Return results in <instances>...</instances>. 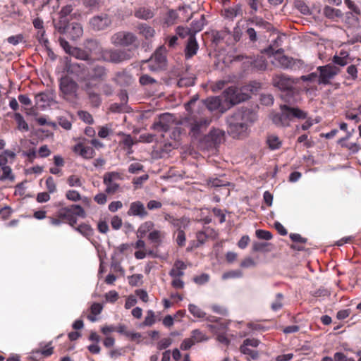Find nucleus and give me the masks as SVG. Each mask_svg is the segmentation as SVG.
<instances>
[{
  "label": "nucleus",
  "mask_w": 361,
  "mask_h": 361,
  "mask_svg": "<svg viewBox=\"0 0 361 361\" xmlns=\"http://www.w3.org/2000/svg\"><path fill=\"white\" fill-rule=\"evenodd\" d=\"M255 120V114L250 109L242 108L228 119V133L233 138H239L247 129L249 123Z\"/></svg>",
  "instance_id": "f257e3e1"
},
{
  "label": "nucleus",
  "mask_w": 361,
  "mask_h": 361,
  "mask_svg": "<svg viewBox=\"0 0 361 361\" xmlns=\"http://www.w3.org/2000/svg\"><path fill=\"white\" fill-rule=\"evenodd\" d=\"M280 112L272 113L270 118L272 122L278 127H288L293 118L305 119L307 112L298 107H291L287 104L280 106Z\"/></svg>",
  "instance_id": "f03ea898"
},
{
  "label": "nucleus",
  "mask_w": 361,
  "mask_h": 361,
  "mask_svg": "<svg viewBox=\"0 0 361 361\" xmlns=\"http://www.w3.org/2000/svg\"><path fill=\"white\" fill-rule=\"evenodd\" d=\"M75 211V214L82 218L86 216L84 209L79 204H72L70 207H62L59 209L54 216H49V223L55 226H59L63 223L68 221L71 214Z\"/></svg>",
  "instance_id": "7ed1b4c3"
},
{
  "label": "nucleus",
  "mask_w": 361,
  "mask_h": 361,
  "mask_svg": "<svg viewBox=\"0 0 361 361\" xmlns=\"http://www.w3.org/2000/svg\"><path fill=\"white\" fill-rule=\"evenodd\" d=\"M101 56L102 61L112 63H121L130 59L133 57V53L130 49L109 48L104 49Z\"/></svg>",
  "instance_id": "20e7f679"
},
{
  "label": "nucleus",
  "mask_w": 361,
  "mask_h": 361,
  "mask_svg": "<svg viewBox=\"0 0 361 361\" xmlns=\"http://www.w3.org/2000/svg\"><path fill=\"white\" fill-rule=\"evenodd\" d=\"M122 174L116 171L106 172L103 176V183L106 186L104 192L110 196L122 192L118 180H122Z\"/></svg>",
  "instance_id": "39448f33"
},
{
  "label": "nucleus",
  "mask_w": 361,
  "mask_h": 361,
  "mask_svg": "<svg viewBox=\"0 0 361 361\" xmlns=\"http://www.w3.org/2000/svg\"><path fill=\"white\" fill-rule=\"evenodd\" d=\"M297 81L286 74H277L273 76L272 84L286 96L291 97L295 93V85Z\"/></svg>",
  "instance_id": "423d86ee"
},
{
  "label": "nucleus",
  "mask_w": 361,
  "mask_h": 361,
  "mask_svg": "<svg viewBox=\"0 0 361 361\" xmlns=\"http://www.w3.org/2000/svg\"><path fill=\"white\" fill-rule=\"evenodd\" d=\"M111 43L116 47H128L130 46L137 47L136 44L137 42V36L128 31H118L114 33L110 39Z\"/></svg>",
  "instance_id": "0eeeda50"
},
{
  "label": "nucleus",
  "mask_w": 361,
  "mask_h": 361,
  "mask_svg": "<svg viewBox=\"0 0 361 361\" xmlns=\"http://www.w3.org/2000/svg\"><path fill=\"white\" fill-rule=\"evenodd\" d=\"M317 71L319 72L318 82L327 85L338 73L339 68L335 66L328 64L317 67Z\"/></svg>",
  "instance_id": "6e6552de"
},
{
  "label": "nucleus",
  "mask_w": 361,
  "mask_h": 361,
  "mask_svg": "<svg viewBox=\"0 0 361 361\" xmlns=\"http://www.w3.org/2000/svg\"><path fill=\"white\" fill-rule=\"evenodd\" d=\"M211 122L212 119L207 117L197 118L191 116L189 118L190 133L195 137L198 136L203 130L207 128Z\"/></svg>",
  "instance_id": "1a4fd4ad"
},
{
  "label": "nucleus",
  "mask_w": 361,
  "mask_h": 361,
  "mask_svg": "<svg viewBox=\"0 0 361 361\" xmlns=\"http://www.w3.org/2000/svg\"><path fill=\"white\" fill-rule=\"evenodd\" d=\"M174 116L169 113H164L161 114L158 119L156 120L153 125L152 128L158 132H167L173 123Z\"/></svg>",
  "instance_id": "9d476101"
},
{
  "label": "nucleus",
  "mask_w": 361,
  "mask_h": 361,
  "mask_svg": "<svg viewBox=\"0 0 361 361\" xmlns=\"http://www.w3.org/2000/svg\"><path fill=\"white\" fill-rule=\"evenodd\" d=\"M224 94L226 100L232 105L237 104L247 99L248 98L247 94L241 93L240 90L235 87H230L227 88L224 92Z\"/></svg>",
  "instance_id": "9b49d317"
},
{
  "label": "nucleus",
  "mask_w": 361,
  "mask_h": 361,
  "mask_svg": "<svg viewBox=\"0 0 361 361\" xmlns=\"http://www.w3.org/2000/svg\"><path fill=\"white\" fill-rule=\"evenodd\" d=\"M112 20L110 16L106 13L95 16L90 20L91 27L94 30L100 31L106 29L111 24Z\"/></svg>",
  "instance_id": "f8f14e48"
},
{
  "label": "nucleus",
  "mask_w": 361,
  "mask_h": 361,
  "mask_svg": "<svg viewBox=\"0 0 361 361\" xmlns=\"http://www.w3.org/2000/svg\"><path fill=\"white\" fill-rule=\"evenodd\" d=\"M149 68L152 71L164 69L166 65V57L161 49H157L149 60Z\"/></svg>",
  "instance_id": "ddd939ff"
},
{
  "label": "nucleus",
  "mask_w": 361,
  "mask_h": 361,
  "mask_svg": "<svg viewBox=\"0 0 361 361\" xmlns=\"http://www.w3.org/2000/svg\"><path fill=\"white\" fill-rule=\"evenodd\" d=\"M85 49L89 54L90 59L102 60V53L104 50L95 39H87L85 42Z\"/></svg>",
  "instance_id": "4468645a"
},
{
  "label": "nucleus",
  "mask_w": 361,
  "mask_h": 361,
  "mask_svg": "<svg viewBox=\"0 0 361 361\" xmlns=\"http://www.w3.org/2000/svg\"><path fill=\"white\" fill-rule=\"evenodd\" d=\"M59 88L63 94L73 95L76 93L78 85L71 78L66 75L60 79Z\"/></svg>",
  "instance_id": "2eb2a0df"
},
{
  "label": "nucleus",
  "mask_w": 361,
  "mask_h": 361,
  "mask_svg": "<svg viewBox=\"0 0 361 361\" xmlns=\"http://www.w3.org/2000/svg\"><path fill=\"white\" fill-rule=\"evenodd\" d=\"M231 31L228 27H224L221 30L214 31L212 33L213 42L219 44L221 42L228 45L233 44Z\"/></svg>",
  "instance_id": "dca6fc26"
},
{
  "label": "nucleus",
  "mask_w": 361,
  "mask_h": 361,
  "mask_svg": "<svg viewBox=\"0 0 361 361\" xmlns=\"http://www.w3.org/2000/svg\"><path fill=\"white\" fill-rule=\"evenodd\" d=\"M127 214L128 216H138L140 219H143L149 214L144 204L140 201L131 202Z\"/></svg>",
  "instance_id": "f3484780"
},
{
  "label": "nucleus",
  "mask_w": 361,
  "mask_h": 361,
  "mask_svg": "<svg viewBox=\"0 0 361 361\" xmlns=\"http://www.w3.org/2000/svg\"><path fill=\"white\" fill-rule=\"evenodd\" d=\"M73 151L78 155L85 159H90L95 155V151L92 147L85 146L80 142L73 147Z\"/></svg>",
  "instance_id": "a211bd4d"
},
{
  "label": "nucleus",
  "mask_w": 361,
  "mask_h": 361,
  "mask_svg": "<svg viewBox=\"0 0 361 361\" xmlns=\"http://www.w3.org/2000/svg\"><path fill=\"white\" fill-rule=\"evenodd\" d=\"M276 59L283 69H296L302 64L301 60L294 59L286 55L279 56Z\"/></svg>",
  "instance_id": "6ab92c4d"
},
{
  "label": "nucleus",
  "mask_w": 361,
  "mask_h": 361,
  "mask_svg": "<svg viewBox=\"0 0 361 361\" xmlns=\"http://www.w3.org/2000/svg\"><path fill=\"white\" fill-rule=\"evenodd\" d=\"M94 85L91 82H87L85 85V90L88 95L90 102L93 107H99L102 103L99 94L94 92L92 87Z\"/></svg>",
  "instance_id": "aec40b11"
},
{
  "label": "nucleus",
  "mask_w": 361,
  "mask_h": 361,
  "mask_svg": "<svg viewBox=\"0 0 361 361\" xmlns=\"http://www.w3.org/2000/svg\"><path fill=\"white\" fill-rule=\"evenodd\" d=\"M199 45L195 35H190L185 49V56L187 59L192 58L197 54Z\"/></svg>",
  "instance_id": "412c9836"
},
{
  "label": "nucleus",
  "mask_w": 361,
  "mask_h": 361,
  "mask_svg": "<svg viewBox=\"0 0 361 361\" xmlns=\"http://www.w3.org/2000/svg\"><path fill=\"white\" fill-rule=\"evenodd\" d=\"M205 139L207 142H211L210 146L216 147L224 140V132L219 129H213Z\"/></svg>",
  "instance_id": "4be33fe9"
},
{
  "label": "nucleus",
  "mask_w": 361,
  "mask_h": 361,
  "mask_svg": "<svg viewBox=\"0 0 361 361\" xmlns=\"http://www.w3.org/2000/svg\"><path fill=\"white\" fill-rule=\"evenodd\" d=\"M106 77V70L102 66H94L89 74L87 82L103 81Z\"/></svg>",
  "instance_id": "5701e85b"
},
{
  "label": "nucleus",
  "mask_w": 361,
  "mask_h": 361,
  "mask_svg": "<svg viewBox=\"0 0 361 361\" xmlns=\"http://www.w3.org/2000/svg\"><path fill=\"white\" fill-rule=\"evenodd\" d=\"M138 34L146 40H150L155 35V30L146 23H139L136 27Z\"/></svg>",
  "instance_id": "b1692460"
},
{
  "label": "nucleus",
  "mask_w": 361,
  "mask_h": 361,
  "mask_svg": "<svg viewBox=\"0 0 361 361\" xmlns=\"http://www.w3.org/2000/svg\"><path fill=\"white\" fill-rule=\"evenodd\" d=\"M215 231L214 229L210 228L209 227L206 228L202 231H199L196 234L197 243L194 245L195 247H198L199 246L203 245L208 238L214 237Z\"/></svg>",
  "instance_id": "393cba45"
},
{
  "label": "nucleus",
  "mask_w": 361,
  "mask_h": 361,
  "mask_svg": "<svg viewBox=\"0 0 361 361\" xmlns=\"http://www.w3.org/2000/svg\"><path fill=\"white\" fill-rule=\"evenodd\" d=\"M187 269L186 264L182 260H176L169 274L172 278L181 277L184 275V270Z\"/></svg>",
  "instance_id": "a878e982"
},
{
  "label": "nucleus",
  "mask_w": 361,
  "mask_h": 361,
  "mask_svg": "<svg viewBox=\"0 0 361 361\" xmlns=\"http://www.w3.org/2000/svg\"><path fill=\"white\" fill-rule=\"evenodd\" d=\"M165 237V233L159 230H153L148 235V240L153 245V247L157 248L161 245L163 239Z\"/></svg>",
  "instance_id": "bb28decb"
},
{
  "label": "nucleus",
  "mask_w": 361,
  "mask_h": 361,
  "mask_svg": "<svg viewBox=\"0 0 361 361\" xmlns=\"http://www.w3.org/2000/svg\"><path fill=\"white\" fill-rule=\"evenodd\" d=\"M83 29L80 23H72L70 24L66 35L72 39L75 40L82 35Z\"/></svg>",
  "instance_id": "cd10ccee"
},
{
  "label": "nucleus",
  "mask_w": 361,
  "mask_h": 361,
  "mask_svg": "<svg viewBox=\"0 0 361 361\" xmlns=\"http://www.w3.org/2000/svg\"><path fill=\"white\" fill-rule=\"evenodd\" d=\"M241 6L238 4L233 6L224 7L221 10V15L228 19H233L238 15L241 13Z\"/></svg>",
  "instance_id": "c85d7f7f"
},
{
  "label": "nucleus",
  "mask_w": 361,
  "mask_h": 361,
  "mask_svg": "<svg viewBox=\"0 0 361 361\" xmlns=\"http://www.w3.org/2000/svg\"><path fill=\"white\" fill-rule=\"evenodd\" d=\"M273 245L267 242L255 241L252 243V252H269L273 250Z\"/></svg>",
  "instance_id": "c756f323"
},
{
  "label": "nucleus",
  "mask_w": 361,
  "mask_h": 361,
  "mask_svg": "<svg viewBox=\"0 0 361 361\" xmlns=\"http://www.w3.org/2000/svg\"><path fill=\"white\" fill-rule=\"evenodd\" d=\"M202 102L209 111L217 110L221 105V99L217 97H209Z\"/></svg>",
  "instance_id": "7c9ffc66"
},
{
  "label": "nucleus",
  "mask_w": 361,
  "mask_h": 361,
  "mask_svg": "<svg viewBox=\"0 0 361 361\" xmlns=\"http://www.w3.org/2000/svg\"><path fill=\"white\" fill-rule=\"evenodd\" d=\"M134 16L137 18L147 20L154 17V13L149 8L140 7L135 11Z\"/></svg>",
  "instance_id": "2f4dec72"
},
{
  "label": "nucleus",
  "mask_w": 361,
  "mask_h": 361,
  "mask_svg": "<svg viewBox=\"0 0 361 361\" xmlns=\"http://www.w3.org/2000/svg\"><path fill=\"white\" fill-rule=\"evenodd\" d=\"M243 30H245V24L238 22L233 31H231L233 44L240 40Z\"/></svg>",
  "instance_id": "473e14b6"
},
{
  "label": "nucleus",
  "mask_w": 361,
  "mask_h": 361,
  "mask_svg": "<svg viewBox=\"0 0 361 361\" xmlns=\"http://www.w3.org/2000/svg\"><path fill=\"white\" fill-rule=\"evenodd\" d=\"M154 224L152 221L142 223L137 229V237L142 238L148 232L153 231Z\"/></svg>",
  "instance_id": "72a5a7b5"
},
{
  "label": "nucleus",
  "mask_w": 361,
  "mask_h": 361,
  "mask_svg": "<svg viewBox=\"0 0 361 361\" xmlns=\"http://www.w3.org/2000/svg\"><path fill=\"white\" fill-rule=\"evenodd\" d=\"M71 23L68 19L59 16L58 22L54 23V27L61 34H66Z\"/></svg>",
  "instance_id": "f704fd0d"
},
{
  "label": "nucleus",
  "mask_w": 361,
  "mask_h": 361,
  "mask_svg": "<svg viewBox=\"0 0 361 361\" xmlns=\"http://www.w3.org/2000/svg\"><path fill=\"white\" fill-rule=\"evenodd\" d=\"M324 15L331 20L341 18L343 16L342 12L339 9H336L329 6L324 8Z\"/></svg>",
  "instance_id": "c9c22d12"
},
{
  "label": "nucleus",
  "mask_w": 361,
  "mask_h": 361,
  "mask_svg": "<svg viewBox=\"0 0 361 361\" xmlns=\"http://www.w3.org/2000/svg\"><path fill=\"white\" fill-rule=\"evenodd\" d=\"M103 310V306L98 302H94L90 307V314L87 315V319L94 322L97 321L96 315L99 314Z\"/></svg>",
  "instance_id": "e433bc0d"
},
{
  "label": "nucleus",
  "mask_w": 361,
  "mask_h": 361,
  "mask_svg": "<svg viewBox=\"0 0 361 361\" xmlns=\"http://www.w3.org/2000/svg\"><path fill=\"white\" fill-rule=\"evenodd\" d=\"M69 55L80 60H90L88 52L85 49L78 47H73Z\"/></svg>",
  "instance_id": "4c0bfd02"
},
{
  "label": "nucleus",
  "mask_w": 361,
  "mask_h": 361,
  "mask_svg": "<svg viewBox=\"0 0 361 361\" xmlns=\"http://www.w3.org/2000/svg\"><path fill=\"white\" fill-rule=\"evenodd\" d=\"M247 23H249V24L250 23L252 25H254L259 28L265 29L267 30H269L271 27V25L269 22L265 21L262 18L257 17H254L250 19L247 21Z\"/></svg>",
  "instance_id": "58836bf2"
},
{
  "label": "nucleus",
  "mask_w": 361,
  "mask_h": 361,
  "mask_svg": "<svg viewBox=\"0 0 361 361\" xmlns=\"http://www.w3.org/2000/svg\"><path fill=\"white\" fill-rule=\"evenodd\" d=\"M267 143L269 147L272 150L279 149L281 146V141L279 140V137L275 135H268Z\"/></svg>",
  "instance_id": "ea45409f"
},
{
  "label": "nucleus",
  "mask_w": 361,
  "mask_h": 361,
  "mask_svg": "<svg viewBox=\"0 0 361 361\" xmlns=\"http://www.w3.org/2000/svg\"><path fill=\"white\" fill-rule=\"evenodd\" d=\"M35 99L36 104L41 107L48 104L51 99L49 94L44 92L37 94Z\"/></svg>",
  "instance_id": "a19ab883"
},
{
  "label": "nucleus",
  "mask_w": 361,
  "mask_h": 361,
  "mask_svg": "<svg viewBox=\"0 0 361 361\" xmlns=\"http://www.w3.org/2000/svg\"><path fill=\"white\" fill-rule=\"evenodd\" d=\"M54 353V347L51 346V342L46 344L44 347L33 352V354H40L44 357L51 356Z\"/></svg>",
  "instance_id": "79ce46f5"
},
{
  "label": "nucleus",
  "mask_w": 361,
  "mask_h": 361,
  "mask_svg": "<svg viewBox=\"0 0 361 361\" xmlns=\"http://www.w3.org/2000/svg\"><path fill=\"white\" fill-rule=\"evenodd\" d=\"M14 118L18 124V129L21 131L27 132L29 130V126L25 121L23 116L20 113H16Z\"/></svg>",
  "instance_id": "37998d69"
},
{
  "label": "nucleus",
  "mask_w": 361,
  "mask_h": 361,
  "mask_svg": "<svg viewBox=\"0 0 361 361\" xmlns=\"http://www.w3.org/2000/svg\"><path fill=\"white\" fill-rule=\"evenodd\" d=\"M190 337L195 341V343L208 340L207 335L199 329L192 331Z\"/></svg>",
  "instance_id": "c03bdc74"
},
{
  "label": "nucleus",
  "mask_w": 361,
  "mask_h": 361,
  "mask_svg": "<svg viewBox=\"0 0 361 361\" xmlns=\"http://www.w3.org/2000/svg\"><path fill=\"white\" fill-rule=\"evenodd\" d=\"M75 230L82 235L89 238L93 235V229L86 224H82L75 228Z\"/></svg>",
  "instance_id": "a18cd8bd"
},
{
  "label": "nucleus",
  "mask_w": 361,
  "mask_h": 361,
  "mask_svg": "<svg viewBox=\"0 0 361 361\" xmlns=\"http://www.w3.org/2000/svg\"><path fill=\"white\" fill-rule=\"evenodd\" d=\"M116 80L117 82L121 85L123 83L128 84L131 80V76L127 72L123 71L116 73Z\"/></svg>",
  "instance_id": "49530a36"
},
{
  "label": "nucleus",
  "mask_w": 361,
  "mask_h": 361,
  "mask_svg": "<svg viewBox=\"0 0 361 361\" xmlns=\"http://www.w3.org/2000/svg\"><path fill=\"white\" fill-rule=\"evenodd\" d=\"M188 310L195 317L197 318H204L206 315V313L202 309L194 304H190L188 305Z\"/></svg>",
  "instance_id": "de8ad7c7"
},
{
  "label": "nucleus",
  "mask_w": 361,
  "mask_h": 361,
  "mask_svg": "<svg viewBox=\"0 0 361 361\" xmlns=\"http://www.w3.org/2000/svg\"><path fill=\"white\" fill-rule=\"evenodd\" d=\"M2 175L0 177L1 180H13L15 177L12 173V169L9 166L4 165L1 167Z\"/></svg>",
  "instance_id": "09e8293b"
},
{
  "label": "nucleus",
  "mask_w": 361,
  "mask_h": 361,
  "mask_svg": "<svg viewBox=\"0 0 361 361\" xmlns=\"http://www.w3.org/2000/svg\"><path fill=\"white\" fill-rule=\"evenodd\" d=\"M283 295L279 293L276 295L275 300L271 303V308L273 311H278L283 307Z\"/></svg>",
  "instance_id": "8fccbe9b"
},
{
  "label": "nucleus",
  "mask_w": 361,
  "mask_h": 361,
  "mask_svg": "<svg viewBox=\"0 0 361 361\" xmlns=\"http://www.w3.org/2000/svg\"><path fill=\"white\" fill-rule=\"evenodd\" d=\"M207 184L210 187L216 188L228 185L229 183L218 178H212L207 180Z\"/></svg>",
  "instance_id": "3c124183"
},
{
  "label": "nucleus",
  "mask_w": 361,
  "mask_h": 361,
  "mask_svg": "<svg viewBox=\"0 0 361 361\" xmlns=\"http://www.w3.org/2000/svg\"><path fill=\"white\" fill-rule=\"evenodd\" d=\"M348 54L346 52H341V56H334L333 58V62L341 66H344L348 63Z\"/></svg>",
  "instance_id": "603ef678"
},
{
  "label": "nucleus",
  "mask_w": 361,
  "mask_h": 361,
  "mask_svg": "<svg viewBox=\"0 0 361 361\" xmlns=\"http://www.w3.org/2000/svg\"><path fill=\"white\" fill-rule=\"evenodd\" d=\"M351 136V133L350 132H347V135L345 137H342L338 140V143L341 145L342 147H345L353 151V152L357 151V146L356 144L350 143L349 145H345L344 142L349 139V137Z\"/></svg>",
  "instance_id": "864d4df0"
},
{
  "label": "nucleus",
  "mask_w": 361,
  "mask_h": 361,
  "mask_svg": "<svg viewBox=\"0 0 361 361\" xmlns=\"http://www.w3.org/2000/svg\"><path fill=\"white\" fill-rule=\"evenodd\" d=\"M245 32L251 42H255L257 40V31L254 27H250L247 22L245 24Z\"/></svg>",
  "instance_id": "5fc2aeb1"
},
{
  "label": "nucleus",
  "mask_w": 361,
  "mask_h": 361,
  "mask_svg": "<svg viewBox=\"0 0 361 361\" xmlns=\"http://www.w3.org/2000/svg\"><path fill=\"white\" fill-rule=\"evenodd\" d=\"M67 183L71 187H81L82 185L81 178L77 175H71L67 178Z\"/></svg>",
  "instance_id": "6e6d98bb"
},
{
  "label": "nucleus",
  "mask_w": 361,
  "mask_h": 361,
  "mask_svg": "<svg viewBox=\"0 0 361 361\" xmlns=\"http://www.w3.org/2000/svg\"><path fill=\"white\" fill-rule=\"evenodd\" d=\"M240 351L244 355L250 356L252 360L257 359L259 356L257 351L251 350L247 346L243 344L240 347Z\"/></svg>",
  "instance_id": "4d7b16f0"
},
{
  "label": "nucleus",
  "mask_w": 361,
  "mask_h": 361,
  "mask_svg": "<svg viewBox=\"0 0 361 361\" xmlns=\"http://www.w3.org/2000/svg\"><path fill=\"white\" fill-rule=\"evenodd\" d=\"M255 235L259 239L269 240L273 238L272 233L266 230L258 229L255 231Z\"/></svg>",
  "instance_id": "13d9d810"
},
{
  "label": "nucleus",
  "mask_w": 361,
  "mask_h": 361,
  "mask_svg": "<svg viewBox=\"0 0 361 361\" xmlns=\"http://www.w3.org/2000/svg\"><path fill=\"white\" fill-rule=\"evenodd\" d=\"M79 118L86 123L92 124L94 123V119L92 116L87 111H78Z\"/></svg>",
  "instance_id": "bf43d9fd"
},
{
  "label": "nucleus",
  "mask_w": 361,
  "mask_h": 361,
  "mask_svg": "<svg viewBox=\"0 0 361 361\" xmlns=\"http://www.w3.org/2000/svg\"><path fill=\"white\" fill-rule=\"evenodd\" d=\"M126 352V351L124 348H114L109 350V355L111 359L115 360L122 355H124Z\"/></svg>",
  "instance_id": "052dcab7"
},
{
  "label": "nucleus",
  "mask_w": 361,
  "mask_h": 361,
  "mask_svg": "<svg viewBox=\"0 0 361 361\" xmlns=\"http://www.w3.org/2000/svg\"><path fill=\"white\" fill-rule=\"evenodd\" d=\"M66 197L71 201L77 202L81 200L80 194L74 190H68L66 193Z\"/></svg>",
  "instance_id": "680f3d73"
},
{
  "label": "nucleus",
  "mask_w": 361,
  "mask_h": 361,
  "mask_svg": "<svg viewBox=\"0 0 361 361\" xmlns=\"http://www.w3.org/2000/svg\"><path fill=\"white\" fill-rule=\"evenodd\" d=\"M46 188L47 192L49 193H54L56 191V184L52 176H49L46 180Z\"/></svg>",
  "instance_id": "e2e57ef3"
},
{
  "label": "nucleus",
  "mask_w": 361,
  "mask_h": 361,
  "mask_svg": "<svg viewBox=\"0 0 361 361\" xmlns=\"http://www.w3.org/2000/svg\"><path fill=\"white\" fill-rule=\"evenodd\" d=\"M154 323H155L154 312L152 310H148L147 312V316L145 318L143 324L145 326H151Z\"/></svg>",
  "instance_id": "0e129e2a"
},
{
  "label": "nucleus",
  "mask_w": 361,
  "mask_h": 361,
  "mask_svg": "<svg viewBox=\"0 0 361 361\" xmlns=\"http://www.w3.org/2000/svg\"><path fill=\"white\" fill-rule=\"evenodd\" d=\"M164 219L171 224L173 226L180 228H181V221L180 219H176L174 216L170 215L169 214H164Z\"/></svg>",
  "instance_id": "69168bd1"
},
{
  "label": "nucleus",
  "mask_w": 361,
  "mask_h": 361,
  "mask_svg": "<svg viewBox=\"0 0 361 361\" xmlns=\"http://www.w3.org/2000/svg\"><path fill=\"white\" fill-rule=\"evenodd\" d=\"M176 241L180 247H183L185 244V234L180 228H178V231H176Z\"/></svg>",
  "instance_id": "338daca9"
},
{
  "label": "nucleus",
  "mask_w": 361,
  "mask_h": 361,
  "mask_svg": "<svg viewBox=\"0 0 361 361\" xmlns=\"http://www.w3.org/2000/svg\"><path fill=\"white\" fill-rule=\"evenodd\" d=\"M140 83L142 85H153V84H157V82L156 80H154L151 76L145 74L140 76L139 79Z\"/></svg>",
  "instance_id": "774afa93"
}]
</instances>
